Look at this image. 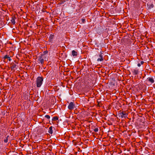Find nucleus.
Wrapping results in <instances>:
<instances>
[{
    "instance_id": "nucleus-1",
    "label": "nucleus",
    "mask_w": 155,
    "mask_h": 155,
    "mask_svg": "<svg viewBox=\"0 0 155 155\" xmlns=\"http://www.w3.org/2000/svg\"><path fill=\"white\" fill-rule=\"evenodd\" d=\"M44 78L42 77H38L36 79V86L37 87H39L41 85Z\"/></svg>"
},
{
    "instance_id": "nucleus-2",
    "label": "nucleus",
    "mask_w": 155,
    "mask_h": 155,
    "mask_svg": "<svg viewBox=\"0 0 155 155\" xmlns=\"http://www.w3.org/2000/svg\"><path fill=\"white\" fill-rule=\"evenodd\" d=\"M118 117L121 118H125L127 117V114L126 113V111H123L118 113Z\"/></svg>"
},
{
    "instance_id": "nucleus-3",
    "label": "nucleus",
    "mask_w": 155,
    "mask_h": 155,
    "mask_svg": "<svg viewBox=\"0 0 155 155\" xmlns=\"http://www.w3.org/2000/svg\"><path fill=\"white\" fill-rule=\"evenodd\" d=\"M45 58L44 54H41L38 57V60L41 63L43 64L44 63V58Z\"/></svg>"
},
{
    "instance_id": "nucleus-4",
    "label": "nucleus",
    "mask_w": 155,
    "mask_h": 155,
    "mask_svg": "<svg viewBox=\"0 0 155 155\" xmlns=\"http://www.w3.org/2000/svg\"><path fill=\"white\" fill-rule=\"evenodd\" d=\"M146 81H148L150 82L151 84L153 83L154 82V78L153 77H149L147 79Z\"/></svg>"
},
{
    "instance_id": "nucleus-5",
    "label": "nucleus",
    "mask_w": 155,
    "mask_h": 155,
    "mask_svg": "<svg viewBox=\"0 0 155 155\" xmlns=\"http://www.w3.org/2000/svg\"><path fill=\"white\" fill-rule=\"evenodd\" d=\"M74 104L73 102H71L68 106V108L69 110H72L74 109Z\"/></svg>"
},
{
    "instance_id": "nucleus-6",
    "label": "nucleus",
    "mask_w": 155,
    "mask_h": 155,
    "mask_svg": "<svg viewBox=\"0 0 155 155\" xmlns=\"http://www.w3.org/2000/svg\"><path fill=\"white\" fill-rule=\"evenodd\" d=\"M132 72L134 75H136L139 73V70L138 69H133L132 70Z\"/></svg>"
},
{
    "instance_id": "nucleus-7",
    "label": "nucleus",
    "mask_w": 155,
    "mask_h": 155,
    "mask_svg": "<svg viewBox=\"0 0 155 155\" xmlns=\"http://www.w3.org/2000/svg\"><path fill=\"white\" fill-rule=\"evenodd\" d=\"M17 65L14 63H13L12 64V66L10 68L12 70H13L15 69H17Z\"/></svg>"
},
{
    "instance_id": "nucleus-8",
    "label": "nucleus",
    "mask_w": 155,
    "mask_h": 155,
    "mask_svg": "<svg viewBox=\"0 0 155 155\" xmlns=\"http://www.w3.org/2000/svg\"><path fill=\"white\" fill-rule=\"evenodd\" d=\"M15 19H16V17H15V16L13 15L12 16V19L11 20V21L13 25L15 24Z\"/></svg>"
},
{
    "instance_id": "nucleus-9",
    "label": "nucleus",
    "mask_w": 155,
    "mask_h": 155,
    "mask_svg": "<svg viewBox=\"0 0 155 155\" xmlns=\"http://www.w3.org/2000/svg\"><path fill=\"white\" fill-rule=\"evenodd\" d=\"M154 7V5L153 4H147V7L148 8V9H150L152 8H153Z\"/></svg>"
},
{
    "instance_id": "nucleus-10",
    "label": "nucleus",
    "mask_w": 155,
    "mask_h": 155,
    "mask_svg": "<svg viewBox=\"0 0 155 155\" xmlns=\"http://www.w3.org/2000/svg\"><path fill=\"white\" fill-rule=\"evenodd\" d=\"M54 35L53 34H51L49 37V41L50 42H51L52 41V40L54 38Z\"/></svg>"
},
{
    "instance_id": "nucleus-11",
    "label": "nucleus",
    "mask_w": 155,
    "mask_h": 155,
    "mask_svg": "<svg viewBox=\"0 0 155 155\" xmlns=\"http://www.w3.org/2000/svg\"><path fill=\"white\" fill-rule=\"evenodd\" d=\"M53 127L52 126L50 127L49 128V130L48 132L50 134H52L53 133Z\"/></svg>"
},
{
    "instance_id": "nucleus-12",
    "label": "nucleus",
    "mask_w": 155,
    "mask_h": 155,
    "mask_svg": "<svg viewBox=\"0 0 155 155\" xmlns=\"http://www.w3.org/2000/svg\"><path fill=\"white\" fill-rule=\"evenodd\" d=\"M72 55L73 56H76L77 55V52L74 50L72 51Z\"/></svg>"
},
{
    "instance_id": "nucleus-13",
    "label": "nucleus",
    "mask_w": 155,
    "mask_h": 155,
    "mask_svg": "<svg viewBox=\"0 0 155 155\" xmlns=\"http://www.w3.org/2000/svg\"><path fill=\"white\" fill-rule=\"evenodd\" d=\"M58 118L56 116L54 117H53L52 119V120L55 121L56 120H58Z\"/></svg>"
},
{
    "instance_id": "nucleus-14",
    "label": "nucleus",
    "mask_w": 155,
    "mask_h": 155,
    "mask_svg": "<svg viewBox=\"0 0 155 155\" xmlns=\"http://www.w3.org/2000/svg\"><path fill=\"white\" fill-rule=\"evenodd\" d=\"M9 57V55L7 54L5 55L3 58L5 59L6 58H8Z\"/></svg>"
},
{
    "instance_id": "nucleus-15",
    "label": "nucleus",
    "mask_w": 155,
    "mask_h": 155,
    "mask_svg": "<svg viewBox=\"0 0 155 155\" xmlns=\"http://www.w3.org/2000/svg\"><path fill=\"white\" fill-rule=\"evenodd\" d=\"M8 136L4 140V142L5 143H6L7 142H8Z\"/></svg>"
},
{
    "instance_id": "nucleus-16",
    "label": "nucleus",
    "mask_w": 155,
    "mask_h": 155,
    "mask_svg": "<svg viewBox=\"0 0 155 155\" xmlns=\"http://www.w3.org/2000/svg\"><path fill=\"white\" fill-rule=\"evenodd\" d=\"M103 58H99L97 59V61H102L103 60Z\"/></svg>"
},
{
    "instance_id": "nucleus-17",
    "label": "nucleus",
    "mask_w": 155,
    "mask_h": 155,
    "mask_svg": "<svg viewBox=\"0 0 155 155\" xmlns=\"http://www.w3.org/2000/svg\"><path fill=\"white\" fill-rule=\"evenodd\" d=\"M45 117L47 118L48 119H49L50 118V116L48 115H46L45 116Z\"/></svg>"
},
{
    "instance_id": "nucleus-18",
    "label": "nucleus",
    "mask_w": 155,
    "mask_h": 155,
    "mask_svg": "<svg viewBox=\"0 0 155 155\" xmlns=\"http://www.w3.org/2000/svg\"><path fill=\"white\" fill-rule=\"evenodd\" d=\"M102 54H103V53H102L101 52V54L99 55V56L100 58H103Z\"/></svg>"
},
{
    "instance_id": "nucleus-19",
    "label": "nucleus",
    "mask_w": 155,
    "mask_h": 155,
    "mask_svg": "<svg viewBox=\"0 0 155 155\" xmlns=\"http://www.w3.org/2000/svg\"><path fill=\"white\" fill-rule=\"evenodd\" d=\"M94 130L95 132H97L98 131V128H97L94 129Z\"/></svg>"
},
{
    "instance_id": "nucleus-20",
    "label": "nucleus",
    "mask_w": 155,
    "mask_h": 155,
    "mask_svg": "<svg viewBox=\"0 0 155 155\" xmlns=\"http://www.w3.org/2000/svg\"><path fill=\"white\" fill-rule=\"evenodd\" d=\"M48 51H44L43 54H44V55H45V54H46L48 53Z\"/></svg>"
},
{
    "instance_id": "nucleus-21",
    "label": "nucleus",
    "mask_w": 155,
    "mask_h": 155,
    "mask_svg": "<svg viewBox=\"0 0 155 155\" xmlns=\"http://www.w3.org/2000/svg\"><path fill=\"white\" fill-rule=\"evenodd\" d=\"M85 21V19H81V21L83 23H84Z\"/></svg>"
},
{
    "instance_id": "nucleus-22",
    "label": "nucleus",
    "mask_w": 155,
    "mask_h": 155,
    "mask_svg": "<svg viewBox=\"0 0 155 155\" xmlns=\"http://www.w3.org/2000/svg\"><path fill=\"white\" fill-rule=\"evenodd\" d=\"M140 66H141V64H140V63H138V64H137V66H138V67H140Z\"/></svg>"
},
{
    "instance_id": "nucleus-23",
    "label": "nucleus",
    "mask_w": 155,
    "mask_h": 155,
    "mask_svg": "<svg viewBox=\"0 0 155 155\" xmlns=\"http://www.w3.org/2000/svg\"><path fill=\"white\" fill-rule=\"evenodd\" d=\"M8 59L9 61H10L12 60L10 58V57H9V58H8Z\"/></svg>"
},
{
    "instance_id": "nucleus-24",
    "label": "nucleus",
    "mask_w": 155,
    "mask_h": 155,
    "mask_svg": "<svg viewBox=\"0 0 155 155\" xmlns=\"http://www.w3.org/2000/svg\"><path fill=\"white\" fill-rule=\"evenodd\" d=\"M144 63V62L143 61H141L140 62V64H143Z\"/></svg>"
}]
</instances>
